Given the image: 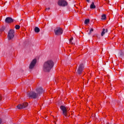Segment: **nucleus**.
Here are the masks:
<instances>
[{"label": "nucleus", "mask_w": 124, "mask_h": 124, "mask_svg": "<svg viewBox=\"0 0 124 124\" xmlns=\"http://www.w3.org/2000/svg\"><path fill=\"white\" fill-rule=\"evenodd\" d=\"M58 4L59 6H66L67 2L64 0H59L58 2Z\"/></svg>", "instance_id": "obj_8"}, {"label": "nucleus", "mask_w": 124, "mask_h": 124, "mask_svg": "<svg viewBox=\"0 0 124 124\" xmlns=\"http://www.w3.org/2000/svg\"><path fill=\"white\" fill-rule=\"evenodd\" d=\"M60 109L62 111V115L64 116V118L67 117V109L64 106H61Z\"/></svg>", "instance_id": "obj_5"}, {"label": "nucleus", "mask_w": 124, "mask_h": 124, "mask_svg": "<svg viewBox=\"0 0 124 124\" xmlns=\"http://www.w3.org/2000/svg\"><path fill=\"white\" fill-rule=\"evenodd\" d=\"M105 32H108V29L105 30Z\"/></svg>", "instance_id": "obj_25"}, {"label": "nucleus", "mask_w": 124, "mask_h": 124, "mask_svg": "<svg viewBox=\"0 0 124 124\" xmlns=\"http://www.w3.org/2000/svg\"><path fill=\"white\" fill-rule=\"evenodd\" d=\"M105 34V29H103V31L101 32V36H103Z\"/></svg>", "instance_id": "obj_18"}, {"label": "nucleus", "mask_w": 124, "mask_h": 124, "mask_svg": "<svg viewBox=\"0 0 124 124\" xmlns=\"http://www.w3.org/2000/svg\"><path fill=\"white\" fill-rule=\"evenodd\" d=\"M34 31H35V32L38 33V32H39V31H40V29H39V28L36 27L34 28Z\"/></svg>", "instance_id": "obj_13"}, {"label": "nucleus", "mask_w": 124, "mask_h": 124, "mask_svg": "<svg viewBox=\"0 0 124 124\" xmlns=\"http://www.w3.org/2000/svg\"><path fill=\"white\" fill-rule=\"evenodd\" d=\"M72 40H73V37H72L70 40H69V43L72 44V45L75 44V43H74L73 42H72Z\"/></svg>", "instance_id": "obj_19"}, {"label": "nucleus", "mask_w": 124, "mask_h": 124, "mask_svg": "<svg viewBox=\"0 0 124 124\" xmlns=\"http://www.w3.org/2000/svg\"><path fill=\"white\" fill-rule=\"evenodd\" d=\"M54 32L55 35H61V34H62L63 31L61 27H57L54 29Z\"/></svg>", "instance_id": "obj_4"}, {"label": "nucleus", "mask_w": 124, "mask_h": 124, "mask_svg": "<svg viewBox=\"0 0 124 124\" xmlns=\"http://www.w3.org/2000/svg\"><path fill=\"white\" fill-rule=\"evenodd\" d=\"M101 17V20H106V15H103Z\"/></svg>", "instance_id": "obj_17"}, {"label": "nucleus", "mask_w": 124, "mask_h": 124, "mask_svg": "<svg viewBox=\"0 0 124 124\" xmlns=\"http://www.w3.org/2000/svg\"><path fill=\"white\" fill-rule=\"evenodd\" d=\"M86 1H87V2H90V0H86Z\"/></svg>", "instance_id": "obj_27"}, {"label": "nucleus", "mask_w": 124, "mask_h": 124, "mask_svg": "<svg viewBox=\"0 0 124 124\" xmlns=\"http://www.w3.org/2000/svg\"><path fill=\"white\" fill-rule=\"evenodd\" d=\"M36 91L37 92V93H38V96L40 95L41 94L43 93H44V90H43V89L42 87H39L36 89Z\"/></svg>", "instance_id": "obj_10"}, {"label": "nucleus", "mask_w": 124, "mask_h": 124, "mask_svg": "<svg viewBox=\"0 0 124 124\" xmlns=\"http://www.w3.org/2000/svg\"><path fill=\"white\" fill-rule=\"evenodd\" d=\"M0 100H1V98H0Z\"/></svg>", "instance_id": "obj_28"}, {"label": "nucleus", "mask_w": 124, "mask_h": 124, "mask_svg": "<svg viewBox=\"0 0 124 124\" xmlns=\"http://www.w3.org/2000/svg\"><path fill=\"white\" fill-rule=\"evenodd\" d=\"M90 8L91 9H94L95 8V5L93 2H92V4L90 5Z\"/></svg>", "instance_id": "obj_14"}, {"label": "nucleus", "mask_w": 124, "mask_h": 124, "mask_svg": "<svg viewBox=\"0 0 124 124\" xmlns=\"http://www.w3.org/2000/svg\"><path fill=\"white\" fill-rule=\"evenodd\" d=\"M1 124V119L0 118V124Z\"/></svg>", "instance_id": "obj_26"}, {"label": "nucleus", "mask_w": 124, "mask_h": 124, "mask_svg": "<svg viewBox=\"0 0 124 124\" xmlns=\"http://www.w3.org/2000/svg\"><path fill=\"white\" fill-rule=\"evenodd\" d=\"M118 56L120 58H124V51L121 50L120 51H119L118 54Z\"/></svg>", "instance_id": "obj_12"}, {"label": "nucleus", "mask_w": 124, "mask_h": 124, "mask_svg": "<svg viewBox=\"0 0 124 124\" xmlns=\"http://www.w3.org/2000/svg\"><path fill=\"white\" fill-rule=\"evenodd\" d=\"M27 95L28 97L31 98L32 99H36V98H38V97H39L38 93L34 92V91H31L27 93Z\"/></svg>", "instance_id": "obj_2"}, {"label": "nucleus", "mask_w": 124, "mask_h": 124, "mask_svg": "<svg viewBox=\"0 0 124 124\" xmlns=\"http://www.w3.org/2000/svg\"><path fill=\"white\" fill-rule=\"evenodd\" d=\"M36 59H33L32 61L29 66V68L30 69H33V68H34V66H35V65L36 64Z\"/></svg>", "instance_id": "obj_9"}, {"label": "nucleus", "mask_w": 124, "mask_h": 124, "mask_svg": "<svg viewBox=\"0 0 124 124\" xmlns=\"http://www.w3.org/2000/svg\"><path fill=\"white\" fill-rule=\"evenodd\" d=\"M93 29L90 28V31L88 33V34H89V35H91V34H92V32H93Z\"/></svg>", "instance_id": "obj_16"}, {"label": "nucleus", "mask_w": 124, "mask_h": 124, "mask_svg": "<svg viewBox=\"0 0 124 124\" xmlns=\"http://www.w3.org/2000/svg\"><path fill=\"white\" fill-rule=\"evenodd\" d=\"M46 11H47V10H50V8H46Z\"/></svg>", "instance_id": "obj_24"}, {"label": "nucleus", "mask_w": 124, "mask_h": 124, "mask_svg": "<svg viewBox=\"0 0 124 124\" xmlns=\"http://www.w3.org/2000/svg\"><path fill=\"white\" fill-rule=\"evenodd\" d=\"M14 21V20H13V19H12V18L10 17H7L5 20V23H7L8 24H10L11 23H13Z\"/></svg>", "instance_id": "obj_11"}, {"label": "nucleus", "mask_w": 124, "mask_h": 124, "mask_svg": "<svg viewBox=\"0 0 124 124\" xmlns=\"http://www.w3.org/2000/svg\"><path fill=\"white\" fill-rule=\"evenodd\" d=\"M29 105V104L28 103H23L21 104H19L16 106V108L17 109H24V108H26V107H28V106Z\"/></svg>", "instance_id": "obj_6"}, {"label": "nucleus", "mask_w": 124, "mask_h": 124, "mask_svg": "<svg viewBox=\"0 0 124 124\" xmlns=\"http://www.w3.org/2000/svg\"><path fill=\"white\" fill-rule=\"evenodd\" d=\"M96 36L99 38L100 37V35L96 34Z\"/></svg>", "instance_id": "obj_23"}, {"label": "nucleus", "mask_w": 124, "mask_h": 124, "mask_svg": "<svg viewBox=\"0 0 124 124\" xmlns=\"http://www.w3.org/2000/svg\"><path fill=\"white\" fill-rule=\"evenodd\" d=\"M54 124H57L56 123V122H54Z\"/></svg>", "instance_id": "obj_29"}, {"label": "nucleus", "mask_w": 124, "mask_h": 124, "mask_svg": "<svg viewBox=\"0 0 124 124\" xmlns=\"http://www.w3.org/2000/svg\"><path fill=\"white\" fill-rule=\"evenodd\" d=\"M20 5V4L17 3L16 5V7H19V6Z\"/></svg>", "instance_id": "obj_22"}, {"label": "nucleus", "mask_w": 124, "mask_h": 124, "mask_svg": "<svg viewBox=\"0 0 124 124\" xmlns=\"http://www.w3.org/2000/svg\"><path fill=\"white\" fill-rule=\"evenodd\" d=\"M53 67L54 62L51 60H48L44 63L43 69L45 72H50Z\"/></svg>", "instance_id": "obj_1"}, {"label": "nucleus", "mask_w": 124, "mask_h": 124, "mask_svg": "<svg viewBox=\"0 0 124 124\" xmlns=\"http://www.w3.org/2000/svg\"><path fill=\"white\" fill-rule=\"evenodd\" d=\"M89 23H90V19H86L85 20L84 24H85V25H88Z\"/></svg>", "instance_id": "obj_15"}, {"label": "nucleus", "mask_w": 124, "mask_h": 124, "mask_svg": "<svg viewBox=\"0 0 124 124\" xmlns=\"http://www.w3.org/2000/svg\"><path fill=\"white\" fill-rule=\"evenodd\" d=\"M14 33L15 31L13 29L10 30L8 32V40H12L14 38Z\"/></svg>", "instance_id": "obj_3"}, {"label": "nucleus", "mask_w": 124, "mask_h": 124, "mask_svg": "<svg viewBox=\"0 0 124 124\" xmlns=\"http://www.w3.org/2000/svg\"><path fill=\"white\" fill-rule=\"evenodd\" d=\"M4 30H5V27H2L0 29V31H4Z\"/></svg>", "instance_id": "obj_21"}, {"label": "nucleus", "mask_w": 124, "mask_h": 124, "mask_svg": "<svg viewBox=\"0 0 124 124\" xmlns=\"http://www.w3.org/2000/svg\"><path fill=\"white\" fill-rule=\"evenodd\" d=\"M15 29L16 30H19V29H20L19 25H16Z\"/></svg>", "instance_id": "obj_20"}, {"label": "nucleus", "mask_w": 124, "mask_h": 124, "mask_svg": "<svg viewBox=\"0 0 124 124\" xmlns=\"http://www.w3.org/2000/svg\"><path fill=\"white\" fill-rule=\"evenodd\" d=\"M83 70H84V64L81 63L78 66V69L77 71V73L80 75V74H81Z\"/></svg>", "instance_id": "obj_7"}]
</instances>
